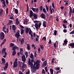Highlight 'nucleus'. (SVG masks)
<instances>
[{
    "instance_id": "nucleus-1",
    "label": "nucleus",
    "mask_w": 74,
    "mask_h": 74,
    "mask_svg": "<svg viewBox=\"0 0 74 74\" xmlns=\"http://www.w3.org/2000/svg\"><path fill=\"white\" fill-rule=\"evenodd\" d=\"M40 61L38 60L36 62H34V65H31V69L32 72V73H35L36 71V69H38L39 66L40 65Z\"/></svg>"
},
{
    "instance_id": "nucleus-2",
    "label": "nucleus",
    "mask_w": 74,
    "mask_h": 74,
    "mask_svg": "<svg viewBox=\"0 0 74 74\" xmlns=\"http://www.w3.org/2000/svg\"><path fill=\"white\" fill-rule=\"evenodd\" d=\"M15 62L13 63L14 66H13V68H15V67H17L18 65V60L17 58L16 59L14 60Z\"/></svg>"
},
{
    "instance_id": "nucleus-3",
    "label": "nucleus",
    "mask_w": 74,
    "mask_h": 74,
    "mask_svg": "<svg viewBox=\"0 0 74 74\" xmlns=\"http://www.w3.org/2000/svg\"><path fill=\"white\" fill-rule=\"evenodd\" d=\"M20 33V32L19 31H17L16 34L15 35V36L17 38V42H18V41H19V37H20V34H19Z\"/></svg>"
},
{
    "instance_id": "nucleus-4",
    "label": "nucleus",
    "mask_w": 74,
    "mask_h": 74,
    "mask_svg": "<svg viewBox=\"0 0 74 74\" xmlns=\"http://www.w3.org/2000/svg\"><path fill=\"white\" fill-rule=\"evenodd\" d=\"M41 25V23H39V24H38L37 23H36L35 25V26L36 29H40Z\"/></svg>"
},
{
    "instance_id": "nucleus-5",
    "label": "nucleus",
    "mask_w": 74,
    "mask_h": 74,
    "mask_svg": "<svg viewBox=\"0 0 74 74\" xmlns=\"http://www.w3.org/2000/svg\"><path fill=\"white\" fill-rule=\"evenodd\" d=\"M0 39L1 40H3L4 38V34L3 32H1V35L0 34Z\"/></svg>"
},
{
    "instance_id": "nucleus-6",
    "label": "nucleus",
    "mask_w": 74,
    "mask_h": 74,
    "mask_svg": "<svg viewBox=\"0 0 74 74\" xmlns=\"http://www.w3.org/2000/svg\"><path fill=\"white\" fill-rule=\"evenodd\" d=\"M6 50V48H3L2 50L1 54L2 55H3V54H4V53L5 55H7V53L5 52Z\"/></svg>"
},
{
    "instance_id": "nucleus-7",
    "label": "nucleus",
    "mask_w": 74,
    "mask_h": 74,
    "mask_svg": "<svg viewBox=\"0 0 74 74\" xmlns=\"http://www.w3.org/2000/svg\"><path fill=\"white\" fill-rule=\"evenodd\" d=\"M18 41H19L21 42V45H22L25 42V40L24 39V38H23L21 40V38H20L19 39Z\"/></svg>"
},
{
    "instance_id": "nucleus-8",
    "label": "nucleus",
    "mask_w": 74,
    "mask_h": 74,
    "mask_svg": "<svg viewBox=\"0 0 74 74\" xmlns=\"http://www.w3.org/2000/svg\"><path fill=\"white\" fill-rule=\"evenodd\" d=\"M26 57L25 55H23L22 56V60L23 62H26Z\"/></svg>"
},
{
    "instance_id": "nucleus-9",
    "label": "nucleus",
    "mask_w": 74,
    "mask_h": 74,
    "mask_svg": "<svg viewBox=\"0 0 74 74\" xmlns=\"http://www.w3.org/2000/svg\"><path fill=\"white\" fill-rule=\"evenodd\" d=\"M17 50H19V47L16 46H15L12 47V50L13 51H16V49Z\"/></svg>"
},
{
    "instance_id": "nucleus-10",
    "label": "nucleus",
    "mask_w": 74,
    "mask_h": 74,
    "mask_svg": "<svg viewBox=\"0 0 74 74\" xmlns=\"http://www.w3.org/2000/svg\"><path fill=\"white\" fill-rule=\"evenodd\" d=\"M2 63H1V64L3 66H4L5 65V59L4 58H2L1 59Z\"/></svg>"
},
{
    "instance_id": "nucleus-11",
    "label": "nucleus",
    "mask_w": 74,
    "mask_h": 74,
    "mask_svg": "<svg viewBox=\"0 0 74 74\" xmlns=\"http://www.w3.org/2000/svg\"><path fill=\"white\" fill-rule=\"evenodd\" d=\"M8 62H7L5 64V66L3 67L4 70H7V69L8 68Z\"/></svg>"
},
{
    "instance_id": "nucleus-12",
    "label": "nucleus",
    "mask_w": 74,
    "mask_h": 74,
    "mask_svg": "<svg viewBox=\"0 0 74 74\" xmlns=\"http://www.w3.org/2000/svg\"><path fill=\"white\" fill-rule=\"evenodd\" d=\"M12 29L13 30H14V31H15V30H16V27L15 25H13L12 26Z\"/></svg>"
},
{
    "instance_id": "nucleus-13",
    "label": "nucleus",
    "mask_w": 74,
    "mask_h": 74,
    "mask_svg": "<svg viewBox=\"0 0 74 74\" xmlns=\"http://www.w3.org/2000/svg\"><path fill=\"white\" fill-rule=\"evenodd\" d=\"M47 65V61H45L44 62L43 64L42 65V67H45Z\"/></svg>"
},
{
    "instance_id": "nucleus-14",
    "label": "nucleus",
    "mask_w": 74,
    "mask_h": 74,
    "mask_svg": "<svg viewBox=\"0 0 74 74\" xmlns=\"http://www.w3.org/2000/svg\"><path fill=\"white\" fill-rule=\"evenodd\" d=\"M40 16L42 18H43V19H45V16L44 13H42L40 15Z\"/></svg>"
},
{
    "instance_id": "nucleus-15",
    "label": "nucleus",
    "mask_w": 74,
    "mask_h": 74,
    "mask_svg": "<svg viewBox=\"0 0 74 74\" xmlns=\"http://www.w3.org/2000/svg\"><path fill=\"white\" fill-rule=\"evenodd\" d=\"M28 62L29 65H30V66H32L33 65V64L32 62H30V59L29 58Z\"/></svg>"
},
{
    "instance_id": "nucleus-16",
    "label": "nucleus",
    "mask_w": 74,
    "mask_h": 74,
    "mask_svg": "<svg viewBox=\"0 0 74 74\" xmlns=\"http://www.w3.org/2000/svg\"><path fill=\"white\" fill-rule=\"evenodd\" d=\"M30 14L29 17H32V16H33V11H32V10H31L30 11Z\"/></svg>"
},
{
    "instance_id": "nucleus-17",
    "label": "nucleus",
    "mask_w": 74,
    "mask_h": 74,
    "mask_svg": "<svg viewBox=\"0 0 74 74\" xmlns=\"http://www.w3.org/2000/svg\"><path fill=\"white\" fill-rule=\"evenodd\" d=\"M1 1L2 2V4L4 5V7H6V5H5V0H1Z\"/></svg>"
},
{
    "instance_id": "nucleus-18",
    "label": "nucleus",
    "mask_w": 74,
    "mask_h": 74,
    "mask_svg": "<svg viewBox=\"0 0 74 74\" xmlns=\"http://www.w3.org/2000/svg\"><path fill=\"white\" fill-rule=\"evenodd\" d=\"M33 16H34V19H37V16L36 14H33Z\"/></svg>"
},
{
    "instance_id": "nucleus-19",
    "label": "nucleus",
    "mask_w": 74,
    "mask_h": 74,
    "mask_svg": "<svg viewBox=\"0 0 74 74\" xmlns=\"http://www.w3.org/2000/svg\"><path fill=\"white\" fill-rule=\"evenodd\" d=\"M70 45L71 47L72 48H74V43H72L70 44Z\"/></svg>"
},
{
    "instance_id": "nucleus-20",
    "label": "nucleus",
    "mask_w": 74,
    "mask_h": 74,
    "mask_svg": "<svg viewBox=\"0 0 74 74\" xmlns=\"http://www.w3.org/2000/svg\"><path fill=\"white\" fill-rule=\"evenodd\" d=\"M46 21H44L43 23V26H44V27H47V25H46Z\"/></svg>"
},
{
    "instance_id": "nucleus-21",
    "label": "nucleus",
    "mask_w": 74,
    "mask_h": 74,
    "mask_svg": "<svg viewBox=\"0 0 74 74\" xmlns=\"http://www.w3.org/2000/svg\"><path fill=\"white\" fill-rule=\"evenodd\" d=\"M29 28H27L25 29V32L26 34H27L29 33Z\"/></svg>"
},
{
    "instance_id": "nucleus-22",
    "label": "nucleus",
    "mask_w": 74,
    "mask_h": 74,
    "mask_svg": "<svg viewBox=\"0 0 74 74\" xmlns=\"http://www.w3.org/2000/svg\"><path fill=\"white\" fill-rule=\"evenodd\" d=\"M25 67H26V64H25V62H23L22 68L24 69V68H25Z\"/></svg>"
},
{
    "instance_id": "nucleus-23",
    "label": "nucleus",
    "mask_w": 74,
    "mask_h": 74,
    "mask_svg": "<svg viewBox=\"0 0 74 74\" xmlns=\"http://www.w3.org/2000/svg\"><path fill=\"white\" fill-rule=\"evenodd\" d=\"M12 55L13 56H14L16 54V51L15 50H13V51L12 52Z\"/></svg>"
},
{
    "instance_id": "nucleus-24",
    "label": "nucleus",
    "mask_w": 74,
    "mask_h": 74,
    "mask_svg": "<svg viewBox=\"0 0 74 74\" xmlns=\"http://www.w3.org/2000/svg\"><path fill=\"white\" fill-rule=\"evenodd\" d=\"M20 30H21V34L22 35L23 34V33L24 32V30H23V29H21Z\"/></svg>"
},
{
    "instance_id": "nucleus-25",
    "label": "nucleus",
    "mask_w": 74,
    "mask_h": 74,
    "mask_svg": "<svg viewBox=\"0 0 74 74\" xmlns=\"http://www.w3.org/2000/svg\"><path fill=\"white\" fill-rule=\"evenodd\" d=\"M27 49L28 50H30V45L29 44H27Z\"/></svg>"
},
{
    "instance_id": "nucleus-26",
    "label": "nucleus",
    "mask_w": 74,
    "mask_h": 74,
    "mask_svg": "<svg viewBox=\"0 0 74 74\" xmlns=\"http://www.w3.org/2000/svg\"><path fill=\"white\" fill-rule=\"evenodd\" d=\"M68 41L67 40H65L64 41V43L63 44V45H66Z\"/></svg>"
},
{
    "instance_id": "nucleus-27",
    "label": "nucleus",
    "mask_w": 74,
    "mask_h": 74,
    "mask_svg": "<svg viewBox=\"0 0 74 74\" xmlns=\"http://www.w3.org/2000/svg\"><path fill=\"white\" fill-rule=\"evenodd\" d=\"M50 71L51 74H53V70L52 69H51L50 70Z\"/></svg>"
},
{
    "instance_id": "nucleus-28",
    "label": "nucleus",
    "mask_w": 74,
    "mask_h": 74,
    "mask_svg": "<svg viewBox=\"0 0 74 74\" xmlns=\"http://www.w3.org/2000/svg\"><path fill=\"white\" fill-rule=\"evenodd\" d=\"M25 54L26 56V58H27L28 57V52H26L25 53Z\"/></svg>"
},
{
    "instance_id": "nucleus-29",
    "label": "nucleus",
    "mask_w": 74,
    "mask_h": 74,
    "mask_svg": "<svg viewBox=\"0 0 74 74\" xmlns=\"http://www.w3.org/2000/svg\"><path fill=\"white\" fill-rule=\"evenodd\" d=\"M9 23H8V25H11V24L13 21L12 20H9Z\"/></svg>"
},
{
    "instance_id": "nucleus-30",
    "label": "nucleus",
    "mask_w": 74,
    "mask_h": 74,
    "mask_svg": "<svg viewBox=\"0 0 74 74\" xmlns=\"http://www.w3.org/2000/svg\"><path fill=\"white\" fill-rule=\"evenodd\" d=\"M3 9H1L0 10V15L3 14Z\"/></svg>"
},
{
    "instance_id": "nucleus-31",
    "label": "nucleus",
    "mask_w": 74,
    "mask_h": 74,
    "mask_svg": "<svg viewBox=\"0 0 74 74\" xmlns=\"http://www.w3.org/2000/svg\"><path fill=\"white\" fill-rule=\"evenodd\" d=\"M6 42V39H5L2 43H1V45H3L4 44H5V43Z\"/></svg>"
},
{
    "instance_id": "nucleus-32",
    "label": "nucleus",
    "mask_w": 74,
    "mask_h": 74,
    "mask_svg": "<svg viewBox=\"0 0 74 74\" xmlns=\"http://www.w3.org/2000/svg\"><path fill=\"white\" fill-rule=\"evenodd\" d=\"M29 34L30 35H31L32 31L31 30V29L30 28H29Z\"/></svg>"
},
{
    "instance_id": "nucleus-33",
    "label": "nucleus",
    "mask_w": 74,
    "mask_h": 74,
    "mask_svg": "<svg viewBox=\"0 0 74 74\" xmlns=\"http://www.w3.org/2000/svg\"><path fill=\"white\" fill-rule=\"evenodd\" d=\"M15 14H18V10L17 9H15Z\"/></svg>"
},
{
    "instance_id": "nucleus-34",
    "label": "nucleus",
    "mask_w": 74,
    "mask_h": 74,
    "mask_svg": "<svg viewBox=\"0 0 74 74\" xmlns=\"http://www.w3.org/2000/svg\"><path fill=\"white\" fill-rule=\"evenodd\" d=\"M69 12L70 13H72V8L71 7H70L69 8Z\"/></svg>"
},
{
    "instance_id": "nucleus-35",
    "label": "nucleus",
    "mask_w": 74,
    "mask_h": 74,
    "mask_svg": "<svg viewBox=\"0 0 74 74\" xmlns=\"http://www.w3.org/2000/svg\"><path fill=\"white\" fill-rule=\"evenodd\" d=\"M14 45H14V44L13 43H11L10 44V47H14Z\"/></svg>"
},
{
    "instance_id": "nucleus-36",
    "label": "nucleus",
    "mask_w": 74,
    "mask_h": 74,
    "mask_svg": "<svg viewBox=\"0 0 74 74\" xmlns=\"http://www.w3.org/2000/svg\"><path fill=\"white\" fill-rule=\"evenodd\" d=\"M58 41H56L55 43H54V44L53 45L54 46L55 48H56L57 46H56V42H57Z\"/></svg>"
},
{
    "instance_id": "nucleus-37",
    "label": "nucleus",
    "mask_w": 74,
    "mask_h": 74,
    "mask_svg": "<svg viewBox=\"0 0 74 74\" xmlns=\"http://www.w3.org/2000/svg\"><path fill=\"white\" fill-rule=\"evenodd\" d=\"M10 19H12V20H13L14 19V17L13 16H11L10 17Z\"/></svg>"
},
{
    "instance_id": "nucleus-38",
    "label": "nucleus",
    "mask_w": 74,
    "mask_h": 74,
    "mask_svg": "<svg viewBox=\"0 0 74 74\" xmlns=\"http://www.w3.org/2000/svg\"><path fill=\"white\" fill-rule=\"evenodd\" d=\"M64 3H65L66 5H67L69 3V2L67 1H64Z\"/></svg>"
},
{
    "instance_id": "nucleus-39",
    "label": "nucleus",
    "mask_w": 74,
    "mask_h": 74,
    "mask_svg": "<svg viewBox=\"0 0 74 74\" xmlns=\"http://www.w3.org/2000/svg\"><path fill=\"white\" fill-rule=\"evenodd\" d=\"M27 12H28L29 11V6H28V4H27Z\"/></svg>"
},
{
    "instance_id": "nucleus-40",
    "label": "nucleus",
    "mask_w": 74,
    "mask_h": 74,
    "mask_svg": "<svg viewBox=\"0 0 74 74\" xmlns=\"http://www.w3.org/2000/svg\"><path fill=\"white\" fill-rule=\"evenodd\" d=\"M34 58H33L32 59V60H31V63H34Z\"/></svg>"
},
{
    "instance_id": "nucleus-41",
    "label": "nucleus",
    "mask_w": 74,
    "mask_h": 74,
    "mask_svg": "<svg viewBox=\"0 0 74 74\" xmlns=\"http://www.w3.org/2000/svg\"><path fill=\"white\" fill-rule=\"evenodd\" d=\"M57 34V31L56 30L54 31V34L55 36H56Z\"/></svg>"
},
{
    "instance_id": "nucleus-42",
    "label": "nucleus",
    "mask_w": 74,
    "mask_h": 74,
    "mask_svg": "<svg viewBox=\"0 0 74 74\" xmlns=\"http://www.w3.org/2000/svg\"><path fill=\"white\" fill-rule=\"evenodd\" d=\"M49 10L50 11L51 14H52L53 12H52V9H51V8H50L49 9Z\"/></svg>"
},
{
    "instance_id": "nucleus-43",
    "label": "nucleus",
    "mask_w": 74,
    "mask_h": 74,
    "mask_svg": "<svg viewBox=\"0 0 74 74\" xmlns=\"http://www.w3.org/2000/svg\"><path fill=\"white\" fill-rule=\"evenodd\" d=\"M30 58H33V54H32V53H31V54Z\"/></svg>"
},
{
    "instance_id": "nucleus-44",
    "label": "nucleus",
    "mask_w": 74,
    "mask_h": 74,
    "mask_svg": "<svg viewBox=\"0 0 74 74\" xmlns=\"http://www.w3.org/2000/svg\"><path fill=\"white\" fill-rule=\"evenodd\" d=\"M32 11H34V12H36V8H32Z\"/></svg>"
},
{
    "instance_id": "nucleus-45",
    "label": "nucleus",
    "mask_w": 74,
    "mask_h": 74,
    "mask_svg": "<svg viewBox=\"0 0 74 74\" xmlns=\"http://www.w3.org/2000/svg\"><path fill=\"white\" fill-rule=\"evenodd\" d=\"M43 11L45 13V14H46V10L45 9V8H44L43 9Z\"/></svg>"
},
{
    "instance_id": "nucleus-46",
    "label": "nucleus",
    "mask_w": 74,
    "mask_h": 74,
    "mask_svg": "<svg viewBox=\"0 0 74 74\" xmlns=\"http://www.w3.org/2000/svg\"><path fill=\"white\" fill-rule=\"evenodd\" d=\"M46 9L47 12H48V6L46 5Z\"/></svg>"
},
{
    "instance_id": "nucleus-47",
    "label": "nucleus",
    "mask_w": 74,
    "mask_h": 74,
    "mask_svg": "<svg viewBox=\"0 0 74 74\" xmlns=\"http://www.w3.org/2000/svg\"><path fill=\"white\" fill-rule=\"evenodd\" d=\"M36 37H37V38H36V41H38V39L39 38V37H38V35L36 36Z\"/></svg>"
},
{
    "instance_id": "nucleus-48",
    "label": "nucleus",
    "mask_w": 74,
    "mask_h": 74,
    "mask_svg": "<svg viewBox=\"0 0 74 74\" xmlns=\"http://www.w3.org/2000/svg\"><path fill=\"white\" fill-rule=\"evenodd\" d=\"M42 74H45V70L42 69Z\"/></svg>"
},
{
    "instance_id": "nucleus-49",
    "label": "nucleus",
    "mask_w": 74,
    "mask_h": 74,
    "mask_svg": "<svg viewBox=\"0 0 74 74\" xmlns=\"http://www.w3.org/2000/svg\"><path fill=\"white\" fill-rule=\"evenodd\" d=\"M63 26L64 27V29H66V28H67V27L66 26V25H65L64 24H63Z\"/></svg>"
},
{
    "instance_id": "nucleus-50",
    "label": "nucleus",
    "mask_w": 74,
    "mask_h": 74,
    "mask_svg": "<svg viewBox=\"0 0 74 74\" xmlns=\"http://www.w3.org/2000/svg\"><path fill=\"white\" fill-rule=\"evenodd\" d=\"M45 40V41H46V37H43L42 38V40Z\"/></svg>"
},
{
    "instance_id": "nucleus-51",
    "label": "nucleus",
    "mask_w": 74,
    "mask_h": 74,
    "mask_svg": "<svg viewBox=\"0 0 74 74\" xmlns=\"http://www.w3.org/2000/svg\"><path fill=\"white\" fill-rule=\"evenodd\" d=\"M52 6L53 7V8L55 9V5H54V3H52Z\"/></svg>"
},
{
    "instance_id": "nucleus-52",
    "label": "nucleus",
    "mask_w": 74,
    "mask_h": 74,
    "mask_svg": "<svg viewBox=\"0 0 74 74\" xmlns=\"http://www.w3.org/2000/svg\"><path fill=\"white\" fill-rule=\"evenodd\" d=\"M43 8L42 7V6H41L40 8V11H42V9Z\"/></svg>"
},
{
    "instance_id": "nucleus-53",
    "label": "nucleus",
    "mask_w": 74,
    "mask_h": 74,
    "mask_svg": "<svg viewBox=\"0 0 74 74\" xmlns=\"http://www.w3.org/2000/svg\"><path fill=\"white\" fill-rule=\"evenodd\" d=\"M20 27L21 29H24V27L23 26L21 25H20Z\"/></svg>"
},
{
    "instance_id": "nucleus-54",
    "label": "nucleus",
    "mask_w": 74,
    "mask_h": 74,
    "mask_svg": "<svg viewBox=\"0 0 74 74\" xmlns=\"http://www.w3.org/2000/svg\"><path fill=\"white\" fill-rule=\"evenodd\" d=\"M31 39L32 40H33V34H32L31 35Z\"/></svg>"
},
{
    "instance_id": "nucleus-55",
    "label": "nucleus",
    "mask_w": 74,
    "mask_h": 74,
    "mask_svg": "<svg viewBox=\"0 0 74 74\" xmlns=\"http://www.w3.org/2000/svg\"><path fill=\"white\" fill-rule=\"evenodd\" d=\"M34 56L35 57H36L37 56V54H36V51H35L34 53Z\"/></svg>"
},
{
    "instance_id": "nucleus-56",
    "label": "nucleus",
    "mask_w": 74,
    "mask_h": 74,
    "mask_svg": "<svg viewBox=\"0 0 74 74\" xmlns=\"http://www.w3.org/2000/svg\"><path fill=\"white\" fill-rule=\"evenodd\" d=\"M6 11V15H7V14H8V8H7Z\"/></svg>"
},
{
    "instance_id": "nucleus-57",
    "label": "nucleus",
    "mask_w": 74,
    "mask_h": 74,
    "mask_svg": "<svg viewBox=\"0 0 74 74\" xmlns=\"http://www.w3.org/2000/svg\"><path fill=\"white\" fill-rule=\"evenodd\" d=\"M6 29V27H5V26L3 28V30H5Z\"/></svg>"
},
{
    "instance_id": "nucleus-58",
    "label": "nucleus",
    "mask_w": 74,
    "mask_h": 74,
    "mask_svg": "<svg viewBox=\"0 0 74 74\" xmlns=\"http://www.w3.org/2000/svg\"><path fill=\"white\" fill-rule=\"evenodd\" d=\"M67 23V21H66V20H64L63 21V23Z\"/></svg>"
},
{
    "instance_id": "nucleus-59",
    "label": "nucleus",
    "mask_w": 74,
    "mask_h": 74,
    "mask_svg": "<svg viewBox=\"0 0 74 74\" xmlns=\"http://www.w3.org/2000/svg\"><path fill=\"white\" fill-rule=\"evenodd\" d=\"M63 32H64V33H66L67 32V29H64L63 30Z\"/></svg>"
},
{
    "instance_id": "nucleus-60",
    "label": "nucleus",
    "mask_w": 74,
    "mask_h": 74,
    "mask_svg": "<svg viewBox=\"0 0 74 74\" xmlns=\"http://www.w3.org/2000/svg\"><path fill=\"white\" fill-rule=\"evenodd\" d=\"M40 48L41 49L43 50L44 47L42 45H40Z\"/></svg>"
},
{
    "instance_id": "nucleus-61",
    "label": "nucleus",
    "mask_w": 74,
    "mask_h": 74,
    "mask_svg": "<svg viewBox=\"0 0 74 74\" xmlns=\"http://www.w3.org/2000/svg\"><path fill=\"white\" fill-rule=\"evenodd\" d=\"M26 74H30V70H29V69L28 70V71L26 72Z\"/></svg>"
},
{
    "instance_id": "nucleus-62",
    "label": "nucleus",
    "mask_w": 74,
    "mask_h": 74,
    "mask_svg": "<svg viewBox=\"0 0 74 74\" xmlns=\"http://www.w3.org/2000/svg\"><path fill=\"white\" fill-rule=\"evenodd\" d=\"M6 3L7 5H8L9 3V2H8V0H6Z\"/></svg>"
},
{
    "instance_id": "nucleus-63",
    "label": "nucleus",
    "mask_w": 74,
    "mask_h": 74,
    "mask_svg": "<svg viewBox=\"0 0 74 74\" xmlns=\"http://www.w3.org/2000/svg\"><path fill=\"white\" fill-rule=\"evenodd\" d=\"M36 12H38V9L37 8H36V11H35Z\"/></svg>"
},
{
    "instance_id": "nucleus-64",
    "label": "nucleus",
    "mask_w": 74,
    "mask_h": 74,
    "mask_svg": "<svg viewBox=\"0 0 74 74\" xmlns=\"http://www.w3.org/2000/svg\"><path fill=\"white\" fill-rule=\"evenodd\" d=\"M19 74H23V73H22L21 71H20L19 73Z\"/></svg>"
}]
</instances>
